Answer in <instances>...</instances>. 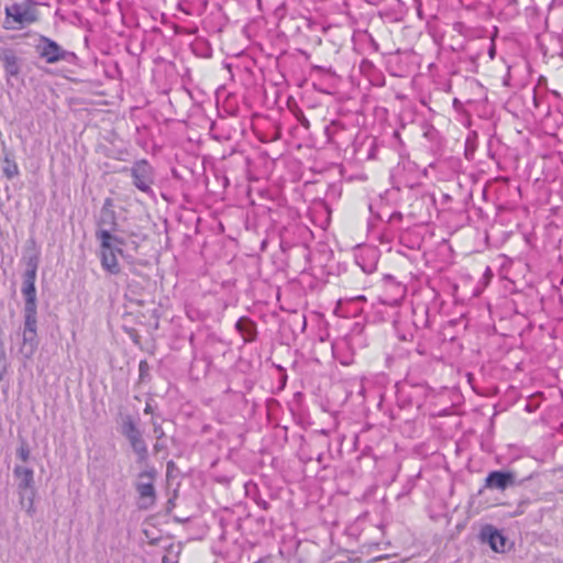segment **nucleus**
<instances>
[{"instance_id": "30", "label": "nucleus", "mask_w": 563, "mask_h": 563, "mask_svg": "<svg viewBox=\"0 0 563 563\" xmlns=\"http://www.w3.org/2000/svg\"><path fill=\"white\" fill-rule=\"evenodd\" d=\"M555 54L563 56V52H553L551 56H554Z\"/></svg>"}, {"instance_id": "24", "label": "nucleus", "mask_w": 563, "mask_h": 563, "mask_svg": "<svg viewBox=\"0 0 563 563\" xmlns=\"http://www.w3.org/2000/svg\"><path fill=\"white\" fill-rule=\"evenodd\" d=\"M402 219V214L400 212H393L389 217V221L393 222L395 220H401Z\"/></svg>"}, {"instance_id": "3", "label": "nucleus", "mask_w": 563, "mask_h": 563, "mask_svg": "<svg viewBox=\"0 0 563 563\" xmlns=\"http://www.w3.org/2000/svg\"><path fill=\"white\" fill-rule=\"evenodd\" d=\"M124 170L130 173L132 184L137 190L150 197L154 196L152 186L155 181V170L147 159H137Z\"/></svg>"}, {"instance_id": "26", "label": "nucleus", "mask_w": 563, "mask_h": 563, "mask_svg": "<svg viewBox=\"0 0 563 563\" xmlns=\"http://www.w3.org/2000/svg\"><path fill=\"white\" fill-rule=\"evenodd\" d=\"M144 413H146V415L153 413V408L150 402H146V406L144 408Z\"/></svg>"}, {"instance_id": "16", "label": "nucleus", "mask_w": 563, "mask_h": 563, "mask_svg": "<svg viewBox=\"0 0 563 563\" xmlns=\"http://www.w3.org/2000/svg\"><path fill=\"white\" fill-rule=\"evenodd\" d=\"M429 309L427 306H418L413 309V325L416 328H427L429 325Z\"/></svg>"}, {"instance_id": "21", "label": "nucleus", "mask_w": 563, "mask_h": 563, "mask_svg": "<svg viewBox=\"0 0 563 563\" xmlns=\"http://www.w3.org/2000/svg\"><path fill=\"white\" fill-rule=\"evenodd\" d=\"M139 374L141 380L145 379L150 375V366L145 360H142L139 363Z\"/></svg>"}, {"instance_id": "2", "label": "nucleus", "mask_w": 563, "mask_h": 563, "mask_svg": "<svg viewBox=\"0 0 563 563\" xmlns=\"http://www.w3.org/2000/svg\"><path fill=\"white\" fill-rule=\"evenodd\" d=\"M13 476L16 481L18 494L20 501L26 507V511L31 514L34 510V471L23 465H15Z\"/></svg>"}, {"instance_id": "25", "label": "nucleus", "mask_w": 563, "mask_h": 563, "mask_svg": "<svg viewBox=\"0 0 563 563\" xmlns=\"http://www.w3.org/2000/svg\"><path fill=\"white\" fill-rule=\"evenodd\" d=\"M495 54H496V47H495V44L492 42L489 49H488V55H489L490 59H493L495 57Z\"/></svg>"}, {"instance_id": "15", "label": "nucleus", "mask_w": 563, "mask_h": 563, "mask_svg": "<svg viewBox=\"0 0 563 563\" xmlns=\"http://www.w3.org/2000/svg\"><path fill=\"white\" fill-rule=\"evenodd\" d=\"M2 173L8 179H12L19 175V167L11 153H4L2 159Z\"/></svg>"}, {"instance_id": "28", "label": "nucleus", "mask_w": 563, "mask_h": 563, "mask_svg": "<svg viewBox=\"0 0 563 563\" xmlns=\"http://www.w3.org/2000/svg\"><path fill=\"white\" fill-rule=\"evenodd\" d=\"M258 506L263 509H267L268 508V503L266 500H261L260 503H257Z\"/></svg>"}, {"instance_id": "32", "label": "nucleus", "mask_w": 563, "mask_h": 563, "mask_svg": "<svg viewBox=\"0 0 563 563\" xmlns=\"http://www.w3.org/2000/svg\"><path fill=\"white\" fill-rule=\"evenodd\" d=\"M416 3L420 4V0H413Z\"/></svg>"}, {"instance_id": "6", "label": "nucleus", "mask_w": 563, "mask_h": 563, "mask_svg": "<svg viewBox=\"0 0 563 563\" xmlns=\"http://www.w3.org/2000/svg\"><path fill=\"white\" fill-rule=\"evenodd\" d=\"M156 477V470L150 467L139 473L137 481L135 482V489L139 495V508L150 509L155 505L156 490L154 481Z\"/></svg>"}, {"instance_id": "22", "label": "nucleus", "mask_w": 563, "mask_h": 563, "mask_svg": "<svg viewBox=\"0 0 563 563\" xmlns=\"http://www.w3.org/2000/svg\"><path fill=\"white\" fill-rule=\"evenodd\" d=\"M5 354L2 347H0V380L3 379V375L5 372Z\"/></svg>"}, {"instance_id": "14", "label": "nucleus", "mask_w": 563, "mask_h": 563, "mask_svg": "<svg viewBox=\"0 0 563 563\" xmlns=\"http://www.w3.org/2000/svg\"><path fill=\"white\" fill-rule=\"evenodd\" d=\"M358 339H360L358 335H353L350 338L349 342L343 340V341H339L333 344V346H332L333 354L342 365H345V366L350 365L353 362V358H352V355L340 356L341 350L347 347L350 343H354Z\"/></svg>"}, {"instance_id": "27", "label": "nucleus", "mask_w": 563, "mask_h": 563, "mask_svg": "<svg viewBox=\"0 0 563 563\" xmlns=\"http://www.w3.org/2000/svg\"><path fill=\"white\" fill-rule=\"evenodd\" d=\"M362 269H363V272L369 274L375 269V266L374 265H369L368 267L362 266Z\"/></svg>"}, {"instance_id": "13", "label": "nucleus", "mask_w": 563, "mask_h": 563, "mask_svg": "<svg viewBox=\"0 0 563 563\" xmlns=\"http://www.w3.org/2000/svg\"><path fill=\"white\" fill-rule=\"evenodd\" d=\"M126 439H128L133 452L137 456V462L139 463L145 462L148 459V450H147V444H146L145 440L143 439V434H142L141 430L134 434L129 435Z\"/></svg>"}, {"instance_id": "11", "label": "nucleus", "mask_w": 563, "mask_h": 563, "mask_svg": "<svg viewBox=\"0 0 563 563\" xmlns=\"http://www.w3.org/2000/svg\"><path fill=\"white\" fill-rule=\"evenodd\" d=\"M234 328L244 343H252L257 338V324L249 317L239 318Z\"/></svg>"}, {"instance_id": "7", "label": "nucleus", "mask_w": 563, "mask_h": 563, "mask_svg": "<svg viewBox=\"0 0 563 563\" xmlns=\"http://www.w3.org/2000/svg\"><path fill=\"white\" fill-rule=\"evenodd\" d=\"M37 266L38 260L36 256H32L27 260L21 288V292L25 301L23 311H37L35 288Z\"/></svg>"}, {"instance_id": "12", "label": "nucleus", "mask_w": 563, "mask_h": 563, "mask_svg": "<svg viewBox=\"0 0 563 563\" xmlns=\"http://www.w3.org/2000/svg\"><path fill=\"white\" fill-rule=\"evenodd\" d=\"M0 62L7 76L15 77L20 73V60L11 48L0 49Z\"/></svg>"}, {"instance_id": "10", "label": "nucleus", "mask_w": 563, "mask_h": 563, "mask_svg": "<svg viewBox=\"0 0 563 563\" xmlns=\"http://www.w3.org/2000/svg\"><path fill=\"white\" fill-rule=\"evenodd\" d=\"M515 485V474L506 471H492L485 479V487L505 490Z\"/></svg>"}, {"instance_id": "8", "label": "nucleus", "mask_w": 563, "mask_h": 563, "mask_svg": "<svg viewBox=\"0 0 563 563\" xmlns=\"http://www.w3.org/2000/svg\"><path fill=\"white\" fill-rule=\"evenodd\" d=\"M7 19H12L20 26L29 25L36 21V14L33 9L25 4L13 3L5 8Z\"/></svg>"}, {"instance_id": "9", "label": "nucleus", "mask_w": 563, "mask_h": 563, "mask_svg": "<svg viewBox=\"0 0 563 563\" xmlns=\"http://www.w3.org/2000/svg\"><path fill=\"white\" fill-rule=\"evenodd\" d=\"M479 538L484 543H488L493 551L505 552L506 538L494 526H484L479 532Z\"/></svg>"}, {"instance_id": "20", "label": "nucleus", "mask_w": 563, "mask_h": 563, "mask_svg": "<svg viewBox=\"0 0 563 563\" xmlns=\"http://www.w3.org/2000/svg\"><path fill=\"white\" fill-rule=\"evenodd\" d=\"M153 426V433L156 438V440L161 441L165 438V432L161 423H158L156 420H152Z\"/></svg>"}, {"instance_id": "23", "label": "nucleus", "mask_w": 563, "mask_h": 563, "mask_svg": "<svg viewBox=\"0 0 563 563\" xmlns=\"http://www.w3.org/2000/svg\"><path fill=\"white\" fill-rule=\"evenodd\" d=\"M166 449V444L161 440V441H156V443L154 444V451L155 452H161L162 450H165Z\"/></svg>"}, {"instance_id": "5", "label": "nucleus", "mask_w": 563, "mask_h": 563, "mask_svg": "<svg viewBox=\"0 0 563 563\" xmlns=\"http://www.w3.org/2000/svg\"><path fill=\"white\" fill-rule=\"evenodd\" d=\"M36 52L47 64H56L58 62L73 64L77 59L74 52L64 49L57 42L44 35L40 36Z\"/></svg>"}, {"instance_id": "29", "label": "nucleus", "mask_w": 563, "mask_h": 563, "mask_svg": "<svg viewBox=\"0 0 563 563\" xmlns=\"http://www.w3.org/2000/svg\"><path fill=\"white\" fill-rule=\"evenodd\" d=\"M173 466H174V462H173V461H169V462L167 463V470L169 471L170 468H173Z\"/></svg>"}, {"instance_id": "31", "label": "nucleus", "mask_w": 563, "mask_h": 563, "mask_svg": "<svg viewBox=\"0 0 563 563\" xmlns=\"http://www.w3.org/2000/svg\"><path fill=\"white\" fill-rule=\"evenodd\" d=\"M430 132H431V130L424 132V136H428Z\"/></svg>"}, {"instance_id": "4", "label": "nucleus", "mask_w": 563, "mask_h": 563, "mask_svg": "<svg viewBox=\"0 0 563 563\" xmlns=\"http://www.w3.org/2000/svg\"><path fill=\"white\" fill-rule=\"evenodd\" d=\"M24 325L22 330V343L19 353L24 360H31L35 354L37 340V311H23Z\"/></svg>"}, {"instance_id": "1", "label": "nucleus", "mask_w": 563, "mask_h": 563, "mask_svg": "<svg viewBox=\"0 0 563 563\" xmlns=\"http://www.w3.org/2000/svg\"><path fill=\"white\" fill-rule=\"evenodd\" d=\"M118 227L113 201L107 198L97 221L96 239L99 242L98 256L101 267L111 275H118L121 272L118 258L123 256L122 247L125 244V240L115 234Z\"/></svg>"}, {"instance_id": "18", "label": "nucleus", "mask_w": 563, "mask_h": 563, "mask_svg": "<svg viewBox=\"0 0 563 563\" xmlns=\"http://www.w3.org/2000/svg\"><path fill=\"white\" fill-rule=\"evenodd\" d=\"M30 455H31V451H30V448L29 445L25 443V442H22L21 445L16 450V456L22 461V462H27L29 459H30Z\"/></svg>"}, {"instance_id": "19", "label": "nucleus", "mask_w": 563, "mask_h": 563, "mask_svg": "<svg viewBox=\"0 0 563 563\" xmlns=\"http://www.w3.org/2000/svg\"><path fill=\"white\" fill-rule=\"evenodd\" d=\"M294 115L295 118L297 119V121L299 122V124L305 128L306 130H309L310 128V122L309 120L307 119V117L305 115V113L302 112L301 109H297L295 112H294Z\"/></svg>"}, {"instance_id": "17", "label": "nucleus", "mask_w": 563, "mask_h": 563, "mask_svg": "<svg viewBox=\"0 0 563 563\" xmlns=\"http://www.w3.org/2000/svg\"><path fill=\"white\" fill-rule=\"evenodd\" d=\"M137 431H140V429L137 428V426H136L135 421L133 420V418L131 416H126L123 419L122 426H121L122 434L125 438H128L129 435L134 434Z\"/></svg>"}]
</instances>
